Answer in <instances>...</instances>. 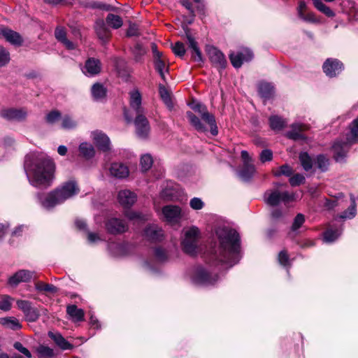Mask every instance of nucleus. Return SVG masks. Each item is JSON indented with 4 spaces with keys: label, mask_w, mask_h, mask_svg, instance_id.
<instances>
[{
    "label": "nucleus",
    "mask_w": 358,
    "mask_h": 358,
    "mask_svg": "<svg viewBox=\"0 0 358 358\" xmlns=\"http://www.w3.org/2000/svg\"><path fill=\"white\" fill-rule=\"evenodd\" d=\"M216 241L210 252L213 261L225 264L229 267L238 263L240 259V237L237 231L227 227L215 229Z\"/></svg>",
    "instance_id": "1"
},
{
    "label": "nucleus",
    "mask_w": 358,
    "mask_h": 358,
    "mask_svg": "<svg viewBox=\"0 0 358 358\" xmlns=\"http://www.w3.org/2000/svg\"><path fill=\"white\" fill-rule=\"evenodd\" d=\"M24 169L29 183L36 187H48L55 179V164L43 154L26 155Z\"/></svg>",
    "instance_id": "2"
},
{
    "label": "nucleus",
    "mask_w": 358,
    "mask_h": 358,
    "mask_svg": "<svg viewBox=\"0 0 358 358\" xmlns=\"http://www.w3.org/2000/svg\"><path fill=\"white\" fill-rule=\"evenodd\" d=\"M78 192L77 182L75 180H69L47 194H38V198L44 208L50 210L78 194Z\"/></svg>",
    "instance_id": "3"
},
{
    "label": "nucleus",
    "mask_w": 358,
    "mask_h": 358,
    "mask_svg": "<svg viewBox=\"0 0 358 358\" xmlns=\"http://www.w3.org/2000/svg\"><path fill=\"white\" fill-rule=\"evenodd\" d=\"M199 237L200 233L197 227H192L185 229L181 241V246L184 252L190 255H195L198 249Z\"/></svg>",
    "instance_id": "4"
},
{
    "label": "nucleus",
    "mask_w": 358,
    "mask_h": 358,
    "mask_svg": "<svg viewBox=\"0 0 358 358\" xmlns=\"http://www.w3.org/2000/svg\"><path fill=\"white\" fill-rule=\"evenodd\" d=\"M264 199L268 205L275 206L280 202L287 203L293 201L294 194L287 191L280 192L278 189L267 190L264 193Z\"/></svg>",
    "instance_id": "5"
},
{
    "label": "nucleus",
    "mask_w": 358,
    "mask_h": 358,
    "mask_svg": "<svg viewBox=\"0 0 358 358\" xmlns=\"http://www.w3.org/2000/svg\"><path fill=\"white\" fill-rule=\"evenodd\" d=\"M191 108L193 110L198 113L203 122L210 127L211 134L213 136H216L218 131L214 115L210 113L207 108L200 103H193Z\"/></svg>",
    "instance_id": "6"
},
{
    "label": "nucleus",
    "mask_w": 358,
    "mask_h": 358,
    "mask_svg": "<svg viewBox=\"0 0 358 358\" xmlns=\"http://www.w3.org/2000/svg\"><path fill=\"white\" fill-rule=\"evenodd\" d=\"M218 280V276L210 275L203 268H196L192 276V281L194 284L199 286H209L214 285Z\"/></svg>",
    "instance_id": "7"
},
{
    "label": "nucleus",
    "mask_w": 358,
    "mask_h": 358,
    "mask_svg": "<svg viewBox=\"0 0 358 358\" xmlns=\"http://www.w3.org/2000/svg\"><path fill=\"white\" fill-rule=\"evenodd\" d=\"M241 158L243 161V168L238 172L239 177L244 181L250 180L255 173V167L252 163V159L249 155V153L243 150L241 152Z\"/></svg>",
    "instance_id": "8"
},
{
    "label": "nucleus",
    "mask_w": 358,
    "mask_h": 358,
    "mask_svg": "<svg viewBox=\"0 0 358 358\" xmlns=\"http://www.w3.org/2000/svg\"><path fill=\"white\" fill-rule=\"evenodd\" d=\"M229 59L234 68H240L243 62H248L253 58V54L248 48H243L237 52L229 54Z\"/></svg>",
    "instance_id": "9"
},
{
    "label": "nucleus",
    "mask_w": 358,
    "mask_h": 358,
    "mask_svg": "<svg viewBox=\"0 0 358 358\" xmlns=\"http://www.w3.org/2000/svg\"><path fill=\"white\" fill-rule=\"evenodd\" d=\"M206 52L209 59L215 67L222 69L225 68L227 60L224 55L220 50L214 46L208 45L206 47Z\"/></svg>",
    "instance_id": "10"
},
{
    "label": "nucleus",
    "mask_w": 358,
    "mask_h": 358,
    "mask_svg": "<svg viewBox=\"0 0 358 358\" xmlns=\"http://www.w3.org/2000/svg\"><path fill=\"white\" fill-rule=\"evenodd\" d=\"M106 228L110 234H120L128 230V225L121 219L112 217L106 222Z\"/></svg>",
    "instance_id": "11"
},
{
    "label": "nucleus",
    "mask_w": 358,
    "mask_h": 358,
    "mask_svg": "<svg viewBox=\"0 0 358 358\" xmlns=\"http://www.w3.org/2000/svg\"><path fill=\"white\" fill-rule=\"evenodd\" d=\"M162 213L166 222L175 224L179 222L182 216L181 208L178 206L168 205L162 208Z\"/></svg>",
    "instance_id": "12"
},
{
    "label": "nucleus",
    "mask_w": 358,
    "mask_h": 358,
    "mask_svg": "<svg viewBox=\"0 0 358 358\" xmlns=\"http://www.w3.org/2000/svg\"><path fill=\"white\" fill-rule=\"evenodd\" d=\"M134 124L136 127V134L141 138H145L148 136L150 132V125L147 118L145 117L144 113L137 115Z\"/></svg>",
    "instance_id": "13"
},
{
    "label": "nucleus",
    "mask_w": 358,
    "mask_h": 358,
    "mask_svg": "<svg viewBox=\"0 0 358 358\" xmlns=\"http://www.w3.org/2000/svg\"><path fill=\"white\" fill-rule=\"evenodd\" d=\"M343 69V64L336 59H327L323 64V70L329 77H335Z\"/></svg>",
    "instance_id": "14"
},
{
    "label": "nucleus",
    "mask_w": 358,
    "mask_h": 358,
    "mask_svg": "<svg viewBox=\"0 0 358 358\" xmlns=\"http://www.w3.org/2000/svg\"><path fill=\"white\" fill-rule=\"evenodd\" d=\"M107 24L102 19H98L94 24V30L99 39L105 44L111 37V31Z\"/></svg>",
    "instance_id": "15"
},
{
    "label": "nucleus",
    "mask_w": 358,
    "mask_h": 358,
    "mask_svg": "<svg viewBox=\"0 0 358 358\" xmlns=\"http://www.w3.org/2000/svg\"><path fill=\"white\" fill-rule=\"evenodd\" d=\"M34 278V272L28 270H20L8 278V283L16 287L20 282H29Z\"/></svg>",
    "instance_id": "16"
},
{
    "label": "nucleus",
    "mask_w": 358,
    "mask_h": 358,
    "mask_svg": "<svg viewBox=\"0 0 358 358\" xmlns=\"http://www.w3.org/2000/svg\"><path fill=\"white\" fill-rule=\"evenodd\" d=\"M92 138L96 147L102 151H108L110 149V141L108 136L100 131L92 132Z\"/></svg>",
    "instance_id": "17"
},
{
    "label": "nucleus",
    "mask_w": 358,
    "mask_h": 358,
    "mask_svg": "<svg viewBox=\"0 0 358 358\" xmlns=\"http://www.w3.org/2000/svg\"><path fill=\"white\" fill-rule=\"evenodd\" d=\"M350 144L348 140L345 141H337L332 146L334 151V157L336 162H342L346 157L348 152Z\"/></svg>",
    "instance_id": "18"
},
{
    "label": "nucleus",
    "mask_w": 358,
    "mask_h": 358,
    "mask_svg": "<svg viewBox=\"0 0 358 358\" xmlns=\"http://www.w3.org/2000/svg\"><path fill=\"white\" fill-rule=\"evenodd\" d=\"M0 115L8 120L23 121L27 116V112L22 108H9L1 110Z\"/></svg>",
    "instance_id": "19"
},
{
    "label": "nucleus",
    "mask_w": 358,
    "mask_h": 358,
    "mask_svg": "<svg viewBox=\"0 0 358 358\" xmlns=\"http://www.w3.org/2000/svg\"><path fill=\"white\" fill-rule=\"evenodd\" d=\"M101 70V64L99 59L95 58H89L83 69L84 74L88 76H94L99 74Z\"/></svg>",
    "instance_id": "20"
},
{
    "label": "nucleus",
    "mask_w": 358,
    "mask_h": 358,
    "mask_svg": "<svg viewBox=\"0 0 358 358\" xmlns=\"http://www.w3.org/2000/svg\"><path fill=\"white\" fill-rule=\"evenodd\" d=\"M0 35L4 37L5 39L12 45L20 46L23 43V40L20 34L8 28L1 29Z\"/></svg>",
    "instance_id": "21"
},
{
    "label": "nucleus",
    "mask_w": 358,
    "mask_h": 358,
    "mask_svg": "<svg viewBox=\"0 0 358 358\" xmlns=\"http://www.w3.org/2000/svg\"><path fill=\"white\" fill-rule=\"evenodd\" d=\"M117 199L123 207L129 208L136 202V195L129 189H124L119 192Z\"/></svg>",
    "instance_id": "22"
},
{
    "label": "nucleus",
    "mask_w": 358,
    "mask_h": 358,
    "mask_svg": "<svg viewBox=\"0 0 358 358\" xmlns=\"http://www.w3.org/2000/svg\"><path fill=\"white\" fill-rule=\"evenodd\" d=\"M110 175L116 178H125L129 176L128 167L122 163H113L109 168Z\"/></svg>",
    "instance_id": "23"
},
{
    "label": "nucleus",
    "mask_w": 358,
    "mask_h": 358,
    "mask_svg": "<svg viewBox=\"0 0 358 358\" xmlns=\"http://www.w3.org/2000/svg\"><path fill=\"white\" fill-rule=\"evenodd\" d=\"M309 129V127L304 124L294 123L291 126V130L287 131L286 136L293 140H299L304 138L303 131Z\"/></svg>",
    "instance_id": "24"
},
{
    "label": "nucleus",
    "mask_w": 358,
    "mask_h": 358,
    "mask_svg": "<svg viewBox=\"0 0 358 358\" xmlns=\"http://www.w3.org/2000/svg\"><path fill=\"white\" fill-rule=\"evenodd\" d=\"M144 236L152 241H159L162 240L164 233L159 227L155 224L149 225L144 231Z\"/></svg>",
    "instance_id": "25"
},
{
    "label": "nucleus",
    "mask_w": 358,
    "mask_h": 358,
    "mask_svg": "<svg viewBox=\"0 0 358 358\" xmlns=\"http://www.w3.org/2000/svg\"><path fill=\"white\" fill-rule=\"evenodd\" d=\"M186 37L187 39V43L189 48L192 50V57L193 59L196 62H202L203 57L202 54L198 47L197 43L195 39L191 36L189 30L185 31Z\"/></svg>",
    "instance_id": "26"
},
{
    "label": "nucleus",
    "mask_w": 358,
    "mask_h": 358,
    "mask_svg": "<svg viewBox=\"0 0 358 358\" xmlns=\"http://www.w3.org/2000/svg\"><path fill=\"white\" fill-rule=\"evenodd\" d=\"M48 336L55 343V344L62 350H72L73 345L67 341L60 333L48 332Z\"/></svg>",
    "instance_id": "27"
},
{
    "label": "nucleus",
    "mask_w": 358,
    "mask_h": 358,
    "mask_svg": "<svg viewBox=\"0 0 358 358\" xmlns=\"http://www.w3.org/2000/svg\"><path fill=\"white\" fill-rule=\"evenodd\" d=\"M129 103L131 108L135 111L136 115L144 113L141 106V96L138 91L131 92Z\"/></svg>",
    "instance_id": "28"
},
{
    "label": "nucleus",
    "mask_w": 358,
    "mask_h": 358,
    "mask_svg": "<svg viewBox=\"0 0 358 358\" xmlns=\"http://www.w3.org/2000/svg\"><path fill=\"white\" fill-rule=\"evenodd\" d=\"M154 65L155 70L159 73L162 79L166 81V73L169 71L167 65V59L165 56L157 57L154 59Z\"/></svg>",
    "instance_id": "29"
},
{
    "label": "nucleus",
    "mask_w": 358,
    "mask_h": 358,
    "mask_svg": "<svg viewBox=\"0 0 358 358\" xmlns=\"http://www.w3.org/2000/svg\"><path fill=\"white\" fill-rule=\"evenodd\" d=\"M187 117L190 123V124L199 132H205L207 131V127L201 122L200 118L194 115L191 111L187 112Z\"/></svg>",
    "instance_id": "30"
},
{
    "label": "nucleus",
    "mask_w": 358,
    "mask_h": 358,
    "mask_svg": "<svg viewBox=\"0 0 358 358\" xmlns=\"http://www.w3.org/2000/svg\"><path fill=\"white\" fill-rule=\"evenodd\" d=\"M66 313L74 322H80L84 320V310L81 308H78L76 305L68 306L66 308Z\"/></svg>",
    "instance_id": "31"
},
{
    "label": "nucleus",
    "mask_w": 358,
    "mask_h": 358,
    "mask_svg": "<svg viewBox=\"0 0 358 358\" xmlns=\"http://www.w3.org/2000/svg\"><path fill=\"white\" fill-rule=\"evenodd\" d=\"M55 35L56 38L62 42L68 49L73 50L75 48L74 43L66 38V34L63 27H57Z\"/></svg>",
    "instance_id": "32"
},
{
    "label": "nucleus",
    "mask_w": 358,
    "mask_h": 358,
    "mask_svg": "<svg viewBox=\"0 0 358 358\" xmlns=\"http://www.w3.org/2000/svg\"><path fill=\"white\" fill-rule=\"evenodd\" d=\"M304 222V215L301 213L297 214L291 227L290 231L289 232V236L294 237L296 235H297L299 234L298 230L303 226Z\"/></svg>",
    "instance_id": "33"
},
{
    "label": "nucleus",
    "mask_w": 358,
    "mask_h": 358,
    "mask_svg": "<svg viewBox=\"0 0 358 358\" xmlns=\"http://www.w3.org/2000/svg\"><path fill=\"white\" fill-rule=\"evenodd\" d=\"M107 25L114 29L120 28L123 24V20L122 17L117 15L109 13L106 17L104 21Z\"/></svg>",
    "instance_id": "34"
},
{
    "label": "nucleus",
    "mask_w": 358,
    "mask_h": 358,
    "mask_svg": "<svg viewBox=\"0 0 358 358\" xmlns=\"http://www.w3.org/2000/svg\"><path fill=\"white\" fill-rule=\"evenodd\" d=\"M79 152L80 155L86 159H91L95 154L93 145L86 142L80 144Z\"/></svg>",
    "instance_id": "35"
},
{
    "label": "nucleus",
    "mask_w": 358,
    "mask_h": 358,
    "mask_svg": "<svg viewBox=\"0 0 358 358\" xmlns=\"http://www.w3.org/2000/svg\"><path fill=\"white\" fill-rule=\"evenodd\" d=\"M341 233V228H336L334 229L329 228L324 233V241L326 243L334 242L340 236Z\"/></svg>",
    "instance_id": "36"
},
{
    "label": "nucleus",
    "mask_w": 358,
    "mask_h": 358,
    "mask_svg": "<svg viewBox=\"0 0 358 358\" xmlns=\"http://www.w3.org/2000/svg\"><path fill=\"white\" fill-rule=\"evenodd\" d=\"M351 205L347 210L344 211L339 217L341 219H352L355 217L357 213L355 199L352 194H350Z\"/></svg>",
    "instance_id": "37"
},
{
    "label": "nucleus",
    "mask_w": 358,
    "mask_h": 358,
    "mask_svg": "<svg viewBox=\"0 0 358 358\" xmlns=\"http://www.w3.org/2000/svg\"><path fill=\"white\" fill-rule=\"evenodd\" d=\"M259 94L262 98L269 99L273 94V87L267 83H262L259 85Z\"/></svg>",
    "instance_id": "38"
},
{
    "label": "nucleus",
    "mask_w": 358,
    "mask_h": 358,
    "mask_svg": "<svg viewBox=\"0 0 358 358\" xmlns=\"http://www.w3.org/2000/svg\"><path fill=\"white\" fill-rule=\"evenodd\" d=\"M125 215L129 220L135 222H145L148 220L150 218L149 214H143L142 213L132 210L127 212Z\"/></svg>",
    "instance_id": "39"
},
{
    "label": "nucleus",
    "mask_w": 358,
    "mask_h": 358,
    "mask_svg": "<svg viewBox=\"0 0 358 358\" xmlns=\"http://www.w3.org/2000/svg\"><path fill=\"white\" fill-rule=\"evenodd\" d=\"M299 160L303 169L306 171H309L312 169L313 161L307 152H301L299 155Z\"/></svg>",
    "instance_id": "40"
},
{
    "label": "nucleus",
    "mask_w": 358,
    "mask_h": 358,
    "mask_svg": "<svg viewBox=\"0 0 358 358\" xmlns=\"http://www.w3.org/2000/svg\"><path fill=\"white\" fill-rule=\"evenodd\" d=\"M106 90L104 87L99 83L94 84L92 87V94L94 99L101 100L105 97Z\"/></svg>",
    "instance_id": "41"
},
{
    "label": "nucleus",
    "mask_w": 358,
    "mask_h": 358,
    "mask_svg": "<svg viewBox=\"0 0 358 358\" xmlns=\"http://www.w3.org/2000/svg\"><path fill=\"white\" fill-rule=\"evenodd\" d=\"M315 7L326 15L328 17H334L335 13L334 12L327 6H326L322 0H312Z\"/></svg>",
    "instance_id": "42"
},
{
    "label": "nucleus",
    "mask_w": 358,
    "mask_h": 358,
    "mask_svg": "<svg viewBox=\"0 0 358 358\" xmlns=\"http://www.w3.org/2000/svg\"><path fill=\"white\" fill-rule=\"evenodd\" d=\"M0 323L4 327L15 330L21 327L19 321L15 317H3L0 319Z\"/></svg>",
    "instance_id": "43"
},
{
    "label": "nucleus",
    "mask_w": 358,
    "mask_h": 358,
    "mask_svg": "<svg viewBox=\"0 0 358 358\" xmlns=\"http://www.w3.org/2000/svg\"><path fill=\"white\" fill-rule=\"evenodd\" d=\"M36 352L41 358H54L55 357L53 349L45 345H39Z\"/></svg>",
    "instance_id": "44"
},
{
    "label": "nucleus",
    "mask_w": 358,
    "mask_h": 358,
    "mask_svg": "<svg viewBox=\"0 0 358 358\" xmlns=\"http://www.w3.org/2000/svg\"><path fill=\"white\" fill-rule=\"evenodd\" d=\"M270 127L273 130L280 131L285 125V122L280 117L273 115L269 118Z\"/></svg>",
    "instance_id": "45"
},
{
    "label": "nucleus",
    "mask_w": 358,
    "mask_h": 358,
    "mask_svg": "<svg viewBox=\"0 0 358 358\" xmlns=\"http://www.w3.org/2000/svg\"><path fill=\"white\" fill-rule=\"evenodd\" d=\"M346 138L348 141L351 143L358 141V118L352 122L350 127V135Z\"/></svg>",
    "instance_id": "46"
},
{
    "label": "nucleus",
    "mask_w": 358,
    "mask_h": 358,
    "mask_svg": "<svg viewBox=\"0 0 358 358\" xmlns=\"http://www.w3.org/2000/svg\"><path fill=\"white\" fill-rule=\"evenodd\" d=\"M315 164L321 171L324 172L328 169L329 161L325 155H319L316 157Z\"/></svg>",
    "instance_id": "47"
},
{
    "label": "nucleus",
    "mask_w": 358,
    "mask_h": 358,
    "mask_svg": "<svg viewBox=\"0 0 358 358\" xmlns=\"http://www.w3.org/2000/svg\"><path fill=\"white\" fill-rule=\"evenodd\" d=\"M293 173L292 168L288 164H284L279 167L277 170L273 171V174L275 177H280L281 176H291Z\"/></svg>",
    "instance_id": "48"
},
{
    "label": "nucleus",
    "mask_w": 358,
    "mask_h": 358,
    "mask_svg": "<svg viewBox=\"0 0 358 358\" xmlns=\"http://www.w3.org/2000/svg\"><path fill=\"white\" fill-rule=\"evenodd\" d=\"M35 288L39 292L55 293L57 292V288L52 285L47 284L41 281L35 283Z\"/></svg>",
    "instance_id": "49"
},
{
    "label": "nucleus",
    "mask_w": 358,
    "mask_h": 358,
    "mask_svg": "<svg viewBox=\"0 0 358 358\" xmlns=\"http://www.w3.org/2000/svg\"><path fill=\"white\" fill-rule=\"evenodd\" d=\"M153 159L150 155L145 154L141 158V167L143 171H148L152 166Z\"/></svg>",
    "instance_id": "50"
},
{
    "label": "nucleus",
    "mask_w": 358,
    "mask_h": 358,
    "mask_svg": "<svg viewBox=\"0 0 358 358\" xmlns=\"http://www.w3.org/2000/svg\"><path fill=\"white\" fill-rule=\"evenodd\" d=\"M76 122L74 121L70 116L65 115L62 120V127L64 129H71L76 127Z\"/></svg>",
    "instance_id": "51"
},
{
    "label": "nucleus",
    "mask_w": 358,
    "mask_h": 358,
    "mask_svg": "<svg viewBox=\"0 0 358 358\" xmlns=\"http://www.w3.org/2000/svg\"><path fill=\"white\" fill-rule=\"evenodd\" d=\"M10 53L3 46L0 45V66H6L10 62Z\"/></svg>",
    "instance_id": "52"
},
{
    "label": "nucleus",
    "mask_w": 358,
    "mask_h": 358,
    "mask_svg": "<svg viewBox=\"0 0 358 358\" xmlns=\"http://www.w3.org/2000/svg\"><path fill=\"white\" fill-rule=\"evenodd\" d=\"M24 314L27 320L31 322L36 321L40 315L38 310L34 307L29 308V310Z\"/></svg>",
    "instance_id": "53"
},
{
    "label": "nucleus",
    "mask_w": 358,
    "mask_h": 358,
    "mask_svg": "<svg viewBox=\"0 0 358 358\" xmlns=\"http://www.w3.org/2000/svg\"><path fill=\"white\" fill-rule=\"evenodd\" d=\"M172 50L176 55L180 57H183L186 52L184 43L180 41L172 45Z\"/></svg>",
    "instance_id": "54"
},
{
    "label": "nucleus",
    "mask_w": 358,
    "mask_h": 358,
    "mask_svg": "<svg viewBox=\"0 0 358 358\" xmlns=\"http://www.w3.org/2000/svg\"><path fill=\"white\" fill-rule=\"evenodd\" d=\"M159 92L163 101L169 108H171L173 107V103L168 91L164 87H160Z\"/></svg>",
    "instance_id": "55"
},
{
    "label": "nucleus",
    "mask_w": 358,
    "mask_h": 358,
    "mask_svg": "<svg viewBox=\"0 0 358 358\" xmlns=\"http://www.w3.org/2000/svg\"><path fill=\"white\" fill-rule=\"evenodd\" d=\"M305 181V177L302 174L296 173L289 178V183L292 186H299L303 183Z\"/></svg>",
    "instance_id": "56"
},
{
    "label": "nucleus",
    "mask_w": 358,
    "mask_h": 358,
    "mask_svg": "<svg viewBox=\"0 0 358 358\" xmlns=\"http://www.w3.org/2000/svg\"><path fill=\"white\" fill-rule=\"evenodd\" d=\"M61 118V113L57 110L49 113L46 117V122L49 124H54Z\"/></svg>",
    "instance_id": "57"
},
{
    "label": "nucleus",
    "mask_w": 358,
    "mask_h": 358,
    "mask_svg": "<svg viewBox=\"0 0 358 358\" xmlns=\"http://www.w3.org/2000/svg\"><path fill=\"white\" fill-rule=\"evenodd\" d=\"M43 1L52 6H69L73 4V0H43Z\"/></svg>",
    "instance_id": "58"
},
{
    "label": "nucleus",
    "mask_w": 358,
    "mask_h": 358,
    "mask_svg": "<svg viewBox=\"0 0 358 358\" xmlns=\"http://www.w3.org/2000/svg\"><path fill=\"white\" fill-rule=\"evenodd\" d=\"M259 157L261 162L263 163L271 161L273 159V152L271 150H264L262 151Z\"/></svg>",
    "instance_id": "59"
},
{
    "label": "nucleus",
    "mask_w": 358,
    "mask_h": 358,
    "mask_svg": "<svg viewBox=\"0 0 358 358\" xmlns=\"http://www.w3.org/2000/svg\"><path fill=\"white\" fill-rule=\"evenodd\" d=\"M189 205L194 210H200L203 207L204 203L201 199L194 197L190 200Z\"/></svg>",
    "instance_id": "60"
},
{
    "label": "nucleus",
    "mask_w": 358,
    "mask_h": 358,
    "mask_svg": "<svg viewBox=\"0 0 358 358\" xmlns=\"http://www.w3.org/2000/svg\"><path fill=\"white\" fill-rule=\"evenodd\" d=\"M17 307L24 313H25L27 311L29 310V308H31V302L25 300H18L17 301Z\"/></svg>",
    "instance_id": "61"
},
{
    "label": "nucleus",
    "mask_w": 358,
    "mask_h": 358,
    "mask_svg": "<svg viewBox=\"0 0 358 358\" xmlns=\"http://www.w3.org/2000/svg\"><path fill=\"white\" fill-rule=\"evenodd\" d=\"M13 346L17 350L24 355L27 358L31 357V352L28 350V349L24 348L21 343L15 342Z\"/></svg>",
    "instance_id": "62"
},
{
    "label": "nucleus",
    "mask_w": 358,
    "mask_h": 358,
    "mask_svg": "<svg viewBox=\"0 0 358 358\" xmlns=\"http://www.w3.org/2000/svg\"><path fill=\"white\" fill-rule=\"evenodd\" d=\"M278 262L282 266H287L289 263V256L286 251L282 250L278 255Z\"/></svg>",
    "instance_id": "63"
},
{
    "label": "nucleus",
    "mask_w": 358,
    "mask_h": 358,
    "mask_svg": "<svg viewBox=\"0 0 358 358\" xmlns=\"http://www.w3.org/2000/svg\"><path fill=\"white\" fill-rule=\"evenodd\" d=\"M10 297L8 296H5L0 301V309L3 310H8L11 307V303L10 301Z\"/></svg>",
    "instance_id": "64"
}]
</instances>
